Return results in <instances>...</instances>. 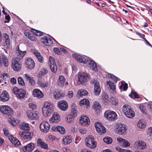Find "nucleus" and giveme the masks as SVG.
<instances>
[{
  "instance_id": "49",
  "label": "nucleus",
  "mask_w": 152,
  "mask_h": 152,
  "mask_svg": "<svg viewBox=\"0 0 152 152\" xmlns=\"http://www.w3.org/2000/svg\"><path fill=\"white\" fill-rule=\"evenodd\" d=\"M3 40L5 42H9V37L7 34H5L4 35Z\"/></svg>"
},
{
  "instance_id": "15",
  "label": "nucleus",
  "mask_w": 152,
  "mask_h": 152,
  "mask_svg": "<svg viewBox=\"0 0 152 152\" xmlns=\"http://www.w3.org/2000/svg\"><path fill=\"white\" fill-rule=\"evenodd\" d=\"M9 62L7 58L4 55H0V66L4 65L5 67L8 66Z\"/></svg>"
},
{
  "instance_id": "34",
  "label": "nucleus",
  "mask_w": 152,
  "mask_h": 152,
  "mask_svg": "<svg viewBox=\"0 0 152 152\" xmlns=\"http://www.w3.org/2000/svg\"><path fill=\"white\" fill-rule=\"evenodd\" d=\"M107 83L109 85V87L110 88V90H111L113 92H114L115 90V86L114 83L110 81H107Z\"/></svg>"
},
{
  "instance_id": "61",
  "label": "nucleus",
  "mask_w": 152,
  "mask_h": 152,
  "mask_svg": "<svg viewBox=\"0 0 152 152\" xmlns=\"http://www.w3.org/2000/svg\"><path fill=\"white\" fill-rule=\"evenodd\" d=\"M73 95V93L72 91H69L68 93V96L70 98H72Z\"/></svg>"
},
{
  "instance_id": "31",
  "label": "nucleus",
  "mask_w": 152,
  "mask_h": 152,
  "mask_svg": "<svg viewBox=\"0 0 152 152\" xmlns=\"http://www.w3.org/2000/svg\"><path fill=\"white\" fill-rule=\"evenodd\" d=\"M37 145L38 146H40L41 147L45 149L48 148V145L44 142H42L41 139H38L37 140Z\"/></svg>"
},
{
  "instance_id": "44",
  "label": "nucleus",
  "mask_w": 152,
  "mask_h": 152,
  "mask_svg": "<svg viewBox=\"0 0 152 152\" xmlns=\"http://www.w3.org/2000/svg\"><path fill=\"white\" fill-rule=\"evenodd\" d=\"M53 95L54 98L56 99H58L60 98L63 96V95L59 92L54 93Z\"/></svg>"
},
{
  "instance_id": "27",
  "label": "nucleus",
  "mask_w": 152,
  "mask_h": 152,
  "mask_svg": "<svg viewBox=\"0 0 152 152\" xmlns=\"http://www.w3.org/2000/svg\"><path fill=\"white\" fill-rule=\"evenodd\" d=\"M33 95L35 97H37L38 98H41L43 97V94L42 92L39 89H34L33 92Z\"/></svg>"
},
{
  "instance_id": "35",
  "label": "nucleus",
  "mask_w": 152,
  "mask_h": 152,
  "mask_svg": "<svg viewBox=\"0 0 152 152\" xmlns=\"http://www.w3.org/2000/svg\"><path fill=\"white\" fill-rule=\"evenodd\" d=\"M137 126L140 129H143L146 126L145 122L144 120H140L137 124Z\"/></svg>"
},
{
  "instance_id": "4",
  "label": "nucleus",
  "mask_w": 152,
  "mask_h": 152,
  "mask_svg": "<svg viewBox=\"0 0 152 152\" xmlns=\"http://www.w3.org/2000/svg\"><path fill=\"white\" fill-rule=\"evenodd\" d=\"M86 145L91 148H94L96 147V143L94 140V137L91 135L89 136L85 139Z\"/></svg>"
},
{
  "instance_id": "48",
  "label": "nucleus",
  "mask_w": 152,
  "mask_h": 152,
  "mask_svg": "<svg viewBox=\"0 0 152 152\" xmlns=\"http://www.w3.org/2000/svg\"><path fill=\"white\" fill-rule=\"evenodd\" d=\"M48 72V71L46 68L42 69H41L39 72V75L40 76H43L45 74H46Z\"/></svg>"
},
{
  "instance_id": "63",
  "label": "nucleus",
  "mask_w": 152,
  "mask_h": 152,
  "mask_svg": "<svg viewBox=\"0 0 152 152\" xmlns=\"http://www.w3.org/2000/svg\"><path fill=\"white\" fill-rule=\"evenodd\" d=\"M142 39H143L145 41V44L146 45H148L149 46L151 47H152V45H151L149 42L146 40L145 37H142Z\"/></svg>"
},
{
  "instance_id": "54",
  "label": "nucleus",
  "mask_w": 152,
  "mask_h": 152,
  "mask_svg": "<svg viewBox=\"0 0 152 152\" xmlns=\"http://www.w3.org/2000/svg\"><path fill=\"white\" fill-rule=\"evenodd\" d=\"M34 113L31 112H28L27 113V115L28 118L31 119H33Z\"/></svg>"
},
{
  "instance_id": "43",
  "label": "nucleus",
  "mask_w": 152,
  "mask_h": 152,
  "mask_svg": "<svg viewBox=\"0 0 152 152\" xmlns=\"http://www.w3.org/2000/svg\"><path fill=\"white\" fill-rule=\"evenodd\" d=\"M71 110V111L70 115L75 118L77 116V112L75 109V108H72Z\"/></svg>"
},
{
  "instance_id": "30",
  "label": "nucleus",
  "mask_w": 152,
  "mask_h": 152,
  "mask_svg": "<svg viewBox=\"0 0 152 152\" xmlns=\"http://www.w3.org/2000/svg\"><path fill=\"white\" fill-rule=\"evenodd\" d=\"M9 139L12 143L14 144L15 145H18L20 144L19 140L18 139L14 137L12 135L9 136Z\"/></svg>"
},
{
  "instance_id": "58",
  "label": "nucleus",
  "mask_w": 152,
  "mask_h": 152,
  "mask_svg": "<svg viewBox=\"0 0 152 152\" xmlns=\"http://www.w3.org/2000/svg\"><path fill=\"white\" fill-rule=\"evenodd\" d=\"M39 115L38 113H34L33 116V119H35L37 120V119L39 117Z\"/></svg>"
},
{
  "instance_id": "26",
  "label": "nucleus",
  "mask_w": 152,
  "mask_h": 152,
  "mask_svg": "<svg viewBox=\"0 0 152 152\" xmlns=\"http://www.w3.org/2000/svg\"><path fill=\"white\" fill-rule=\"evenodd\" d=\"M36 56L39 61L40 63L44 62L43 58L41 54L37 50H33L32 52Z\"/></svg>"
},
{
  "instance_id": "21",
  "label": "nucleus",
  "mask_w": 152,
  "mask_h": 152,
  "mask_svg": "<svg viewBox=\"0 0 152 152\" xmlns=\"http://www.w3.org/2000/svg\"><path fill=\"white\" fill-rule=\"evenodd\" d=\"M41 42L46 45H50L53 43V40L47 37H42V38Z\"/></svg>"
},
{
  "instance_id": "64",
  "label": "nucleus",
  "mask_w": 152,
  "mask_h": 152,
  "mask_svg": "<svg viewBox=\"0 0 152 152\" xmlns=\"http://www.w3.org/2000/svg\"><path fill=\"white\" fill-rule=\"evenodd\" d=\"M3 130L4 131V135L6 136H8L9 134L8 130L5 129H3Z\"/></svg>"
},
{
  "instance_id": "47",
  "label": "nucleus",
  "mask_w": 152,
  "mask_h": 152,
  "mask_svg": "<svg viewBox=\"0 0 152 152\" xmlns=\"http://www.w3.org/2000/svg\"><path fill=\"white\" fill-rule=\"evenodd\" d=\"M18 82L19 85L21 86H24L25 85V83L23 78L21 77H19L18 78Z\"/></svg>"
},
{
  "instance_id": "28",
  "label": "nucleus",
  "mask_w": 152,
  "mask_h": 152,
  "mask_svg": "<svg viewBox=\"0 0 152 152\" xmlns=\"http://www.w3.org/2000/svg\"><path fill=\"white\" fill-rule=\"evenodd\" d=\"M72 141V138L70 136H65L62 138L63 143L65 145L70 143Z\"/></svg>"
},
{
  "instance_id": "45",
  "label": "nucleus",
  "mask_w": 152,
  "mask_h": 152,
  "mask_svg": "<svg viewBox=\"0 0 152 152\" xmlns=\"http://www.w3.org/2000/svg\"><path fill=\"white\" fill-rule=\"evenodd\" d=\"M102 99L104 102H107L109 101L110 98L107 94H104L102 96Z\"/></svg>"
},
{
  "instance_id": "14",
  "label": "nucleus",
  "mask_w": 152,
  "mask_h": 152,
  "mask_svg": "<svg viewBox=\"0 0 152 152\" xmlns=\"http://www.w3.org/2000/svg\"><path fill=\"white\" fill-rule=\"evenodd\" d=\"M50 63V67L52 72L55 73L57 71V66L55 62L54 59L50 56L49 57Z\"/></svg>"
},
{
  "instance_id": "24",
  "label": "nucleus",
  "mask_w": 152,
  "mask_h": 152,
  "mask_svg": "<svg viewBox=\"0 0 152 152\" xmlns=\"http://www.w3.org/2000/svg\"><path fill=\"white\" fill-rule=\"evenodd\" d=\"M9 99V95L7 91H3L1 95L0 100L3 102H5L8 101Z\"/></svg>"
},
{
  "instance_id": "62",
  "label": "nucleus",
  "mask_w": 152,
  "mask_h": 152,
  "mask_svg": "<svg viewBox=\"0 0 152 152\" xmlns=\"http://www.w3.org/2000/svg\"><path fill=\"white\" fill-rule=\"evenodd\" d=\"M115 149L117 151L119 152H123V151H124V149H121L120 147L117 146L115 147Z\"/></svg>"
},
{
  "instance_id": "8",
  "label": "nucleus",
  "mask_w": 152,
  "mask_h": 152,
  "mask_svg": "<svg viewBox=\"0 0 152 152\" xmlns=\"http://www.w3.org/2000/svg\"><path fill=\"white\" fill-rule=\"evenodd\" d=\"M126 129L125 125L119 124L117 125L115 130L117 134L122 135L126 133Z\"/></svg>"
},
{
  "instance_id": "3",
  "label": "nucleus",
  "mask_w": 152,
  "mask_h": 152,
  "mask_svg": "<svg viewBox=\"0 0 152 152\" xmlns=\"http://www.w3.org/2000/svg\"><path fill=\"white\" fill-rule=\"evenodd\" d=\"M123 111L125 116L129 118H132L135 115L134 112L129 105L126 104L123 107Z\"/></svg>"
},
{
  "instance_id": "1",
  "label": "nucleus",
  "mask_w": 152,
  "mask_h": 152,
  "mask_svg": "<svg viewBox=\"0 0 152 152\" xmlns=\"http://www.w3.org/2000/svg\"><path fill=\"white\" fill-rule=\"evenodd\" d=\"M72 56L74 59L78 62L84 64H88L89 66L92 68V70L95 72L97 71L98 68L96 64L93 60L76 54H73Z\"/></svg>"
},
{
  "instance_id": "23",
  "label": "nucleus",
  "mask_w": 152,
  "mask_h": 152,
  "mask_svg": "<svg viewBox=\"0 0 152 152\" xmlns=\"http://www.w3.org/2000/svg\"><path fill=\"white\" fill-rule=\"evenodd\" d=\"M80 123L83 126L88 125L90 123L89 118L86 116H82L80 119Z\"/></svg>"
},
{
  "instance_id": "2",
  "label": "nucleus",
  "mask_w": 152,
  "mask_h": 152,
  "mask_svg": "<svg viewBox=\"0 0 152 152\" xmlns=\"http://www.w3.org/2000/svg\"><path fill=\"white\" fill-rule=\"evenodd\" d=\"M54 109L53 104L49 102H45L42 108L43 114L45 116H50Z\"/></svg>"
},
{
  "instance_id": "7",
  "label": "nucleus",
  "mask_w": 152,
  "mask_h": 152,
  "mask_svg": "<svg viewBox=\"0 0 152 152\" xmlns=\"http://www.w3.org/2000/svg\"><path fill=\"white\" fill-rule=\"evenodd\" d=\"M90 83L91 84L94 85V93L96 95H99L100 93L101 88L99 86V83L96 79L92 80Z\"/></svg>"
},
{
  "instance_id": "39",
  "label": "nucleus",
  "mask_w": 152,
  "mask_h": 152,
  "mask_svg": "<svg viewBox=\"0 0 152 152\" xmlns=\"http://www.w3.org/2000/svg\"><path fill=\"white\" fill-rule=\"evenodd\" d=\"M80 104L81 106V105H86L88 106L90 104L89 101L86 99H84L81 100L80 102Z\"/></svg>"
},
{
  "instance_id": "59",
  "label": "nucleus",
  "mask_w": 152,
  "mask_h": 152,
  "mask_svg": "<svg viewBox=\"0 0 152 152\" xmlns=\"http://www.w3.org/2000/svg\"><path fill=\"white\" fill-rule=\"evenodd\" d=\"M10 81L11 83L12 84H15L16 83V79L14 77H12L11 78Z\"/></svg>"
},
{
  "instance_id": "42",
  "label": "nucleus",
  "mask_w": 152,
  "mask_h": 152,
  "mask_svg": "<svg viewBox=\"0 0 152 152\" xmlns=\"http://www.w3.org/2000/svg\"><path fill=\"white\" fill-rule=\"evenodd\" d=\"M128 88V84L126 83H122L120 87V89L121 90H123L124 91H126Z\"/></svg>"
},
{
  "instance_id": "60",
  "label": "nucleus",
  "mask_w": 152,
  "mask_h": 152,
  "mask_svg": "<svg viewBox=\"0 0 152 152\" xmlns=\"http://www.w3.org/2000/svg\"><path fill=\"white\" fill-rule=\"evenodd\" d=\"M64 152H71V150L67 147H64L63 148Z\"/></svg>"
},
{
  "instance_id": "12",
  "label": "nucleus",
  "mask_w": 152,
  "mask_h": 152,
  "mask_svg": "<svg viewBox=\"0 0 152 152\" xmlns=\"http://www.w3.org/2000/svg\"><path fill=\"white\" fill-rule=\"evenodd\" d=\"M95 126L97 132L100 134H102L106 132L105 129L101 123H96Z\"/></svg>"
},
{
  "instance_id": "29",
  "label": "nucleus",
  "mask_w": 152,
  "mask_h": 152,
  "mask_svg": "<svg viewBox=\"0 0 152 152\" xmlns=\"http://www.w3.org/2000/svg\"><path fill=\"white\" fill-rule=\"evenodd\" d=\"M16 53L17 55V58L18 59L20 60L21 59L26 53L25 51H22L20 50L19 47L16 50Z\"/></svg>"
},
{
  "instance_id": "38",
  "label": "nucleus",
  "mask_w": 152,
  "mask_h": 152,
  "mask_svg": "<svg viewBox=\"0 0 152 152\" xmlns=\"http://www.w3.org/2000/svg\"><path fill=\"white\" fill-rule=\"evenodd\" d=\"M103 141L107 144H111L112 142V139L111 138L108 137H104L103 139Z\"/></svg>"
},
{
  "instance_id": "20",
  "label": "nucleus",
  "mask_w": 152,
  "mask_h": 152,
  "mask_svg": "<svg viewBox=\"0 0 152 152\" xmlns=\"http://www.w3.org/2000/svg\"><path fill=\"white\" fill-rule=\"evenodd\" d=\"M60 117L57 113H54L52 117L49 119L51 123H58L60 121Z\"/></svg>"
},
{
  "instance_id": "41",
  "label": "nucleus",
  "mask_w": 152,
  "mask_h": 152,
  "mask_svg": "<svg viewBox=\"0 0 152 152\" xmlns=\"http://www.w3.org/2000/svg\"><path fill=\"white\" fill-rule=\"evenodd\" d=\"M77 93L80 96H82L86 95L88 94V92L82 89H79Z\"/></svg>"
},
{
  "instance_id": "22",
  "label": "nucleus",
  "mask_w": 152,
  "mask_h": 152,
  "mask_svg": "<svg viewBox=\"0 0 152 152\" xmlns=\"http://www.w3.org/2000/svg\"><path fill=\"white\" fill-rule=\"evenodd\" d=\"M12 67L15 71H19L21 67V64L18 61H15L12 64Z\"/></svg>"
},
{
  "instance_id": "19",
  "label": "nucleus",
  "mask_w": 152,
  "mask_h": 152,
  "mask_svg": "<svg viewBox=\"0 0 152 152\" xmlns=\"http://www.w3.org/2000/svg\"><path fill=\"white\" fill-rule=\"evenodd\" d=\"M134 145L136 146L137 148L140 149H143L146 148V145L145 143L143 141L138 140L136 142Z\"/></svg>"
},
{
  "instance_id": "5",
  "label": "nucleus",
  "mask_w": 152,
  "mask_h": 152,
  "mask_svg": "<svg viewBox=\"0 0 152 152\" xmlns=\"http://www.w3.org/2000/svg\"><path fill=\"white\" fill-rule=\"evenodd\" d=\"M104 116L109 121H113L117 118L116 113L110 110L106 111L104 113Z\"/></svg>"
},
{
  "instance_id": "6",
  "label": "nucleus",
  "mask_w": 152,
  "mask_h": 152,
  "mask_svg": "<svg viewBox=\"0 0 152 152\" xmlns=\"http://www.w3.org/2000/svg\"><path fill=\"white\" fill-rule=\"evenodd\" d=\"M12 92L16 95L17 98L19 99L23 98L26 95V91L22 89H18L16 87L13 88Z\"/></svg>"
},
{
  "instance_id": "33",
  "label": "nucleus",
  "mask_w": 152,
  "mask_h": 152,
  "mask_svg": "<svg viewBox=\"0 0 152 152\" xmlns=\"http://www.w3.org/2000/svg\"><path fill=\"white\" fill-rule=\"evenodd\" d=\"M94 110L96 111L97 113L101 110V106L99 103L96 102H95L93 106Z\"/></svg>"
},
{
  "instance_id": "11",
  "label": "nucleus",
  "mask_w": 152,
  "mask_h": 152,
  "mask_svg": "<svg viewBox=\"0 0 152 152\" xmlns=\"http://www.w3.org/2000/svg\"><path fill=\"white\" fill-rule=\"evenodd\" d=\"M25 66L28 70L33 69L35 66V63L34 60L31 58H27L25 61Z\"/></svg>"
},
{
  "instance_id": "53",
  "label": "nucleus",
  "mask_w": 152,
  "mask_h": 152,
  "mask_svg": "<svg viewBox=\"0 0 152 152\" xmlns=\"http://www.w3.org/2000/svg\"><path fill=\"white\" fill-rule=\"evenodd\" d=\"M29 84L31 86H34L35 83V82L33 78H31L30 80L28 81Z\"/></svg>"
},
{
  "instance_id": "56",
  "label": "nucleus",
  "mask_w": 152,
  "mask_h": 152,
  "mask_svg": "<svg viewBox=\"0 0 152 152\" xmlns=\"http://www.w3.org/2000/svg\"><path fill=\"white\" fill-rule=\"evenodd\" d=\"M109 76H108L109 77H110L111 79H113V80H114V81H115V83H116L118 80V78L115 76H114L113 75H109Z\"/></svg>"
},
{
  "instance_id": "50",
  "label": "nucleus",
  "mask_w": 152,
  "mask_h": 152,
  "mask_svg": "<svg viewBox=\"0 0 152 152\" xmlns=\"http://www.w3.org/2000/svg\"><path fill=\"white\" fill-rule=\"evenodd\" d=\"M130 96L132 98H139L138 94L136 92L132 93L130 95Z\"/></svg>"
},
{
  "instance_id": "25",
  "label": "nucleus",
  "mask_w": 152,
  "mask_h": 152,
  "mask_svg": "<svg viewBox=\"0 0 152 152\" xmlns=\"http://www.w3.org/2000/svg\"><path fill=\"white\" fill-rule=\"evenodd\" d=\"M117 141L121 143L124 147H128L130 145L129 142L124 139H122L120 137H118L117 138Z\"/></svg>"
},
{
  "instance_id": "40",
  "label": "nucleus",
  "mask_w": 152,
  "mask_h": 152,
  "mask_svg": "<svg viewBox=\"0 0 152 152\" xmlns=\"http://www.w3.org/2000/svg\"><path fill=\"white\" fill-rule=\"evenodd\" d=\"M56 129L61 134H64L65 133V130L64 128L62 126H57L56 127Z\"/></svg>"
},
{
  "instance_id": "13",
  "label": "nucleus",
  "mask_w": 152,
  "mask_h": 152,
  "mask_svg": "<svg viewBox=\"0 0 152 152\" xmlns=\"http://www.w3.org/2000/svg\"><path fill=\"white\" fill-rule=\"evenodd\" d=\"M50 127V126L49 123L45 121H42L39 125L40 130L45 133L48 131Z\"/></svg>"
},
{
  "instance_id": "9",
  "label": "nucleus",
  "mask_w": 152,
  "mask_h": 152,
  "mask_svg": "<svg viewBox=\"0 0 152 152\" xmlns=\"http://www.w3.org/2000/svg\"><path fill=\"white\" fill-rule=\"evenodd\" d=\"M77 83L78 84H84L88 79V77L87 73L84 72H80L78 75Z\"/></svg>"
},
{
  "instance_id": "10",
  "label": "nucleus",
  "mask_w": 152,
  "mask_h": 152,
  "mask_svg": "<svg viewBox=\"0 0 152 152\" xmlns=\"http://www.w3.org/2000/svg\"><path fill=\"white\" fill-rule=\"evenodd\" d=\"M0 110L1 113L4 114L11 116L13 114L12 110L7 106H2L0 107Z\"/></svg>"
},
{
  "instance_id": "37",
  "label": "nucleus",
  "mask_w": 152,
  "mask_h": 152,
  "mask_svg": "<svg viewBox=\"0 0 152 152\" xmlns=\"http://www.w3.org/2000/svg\"><path fill=\"white\" fill-rule=\"evenodd\" d=\"M20 127L22 130H29L30 129V127L28 123L24 122L22 123L20 125Z\"/></svg>"
},
{
  "instance_id": "51",
  "label": "nucleus",
  "mask_w": 152,
  "mask_h": 152,
  "mask_svg": "<svg viewBox=\"0 0 152 152\" xmlns=\"http://www.w3.org/2000/svg\"><path fill=\"white\" fill-rule=\"evenodd\" d=\"M29 107L31 108L32 110H34L37 108L36 105L32 103H30L29 104Z\"/></svg>"
},
{
  "instance_id": "18",
  "label": "nucleus",
  "mask_w": 152,
  "mask_h": 152,
  "mask_svg": "<svg viewBox=\"0 0 152 152\" xmlns=\"http://www.w3.org/2000/svg\"><path fill=\"white\" fill-rule=\"evenodd\" d=\"M58 106L61 110L65 111L68 108L67 103L64 100H61L59 101L58 103Z\"/></svg>"
},
{
  "instance_id": "46",
  "label": "nucleus",
  "mask_w": 152,
  "mask_h": 152,
  "mask_svg": "<svg viewBox=\"0 0 152 152\" xmlns=\"http://www.w3.org/2000/svg\"><path fill=\"white\" fill-rule=\"evenodd\" d=\"M74 118L70 114L67 115L66 117V120L67 122H70L71 121H72Z\"/></svg>"
},
{
  "instance_id": "57",
  "label": "nucleus",
  "mask_w": 152,
  "mask_h": 152,
  "mask_svg": "<svg viewBox=\"0 0 152 152\" xmlns=\"http://www.w3.org/2000/svg\"><path fill=\"white\" fill-rule=\"evenodd\" d=\"M79 130L80 132L83 134L86 133L87 131L86 129L84 128H80L79 129Z\"/></svg>"
},
{
  "instance_id": "36",
  "label": "nucleus",
  "mask_w": 152,
  "mask_h": 152,
  "mask_svg": "<svg viewBox=\"0 0 152 152\" xmlns=\"http://www.w3.org/2000/svg\"><path fill=\"white\" fill-rule=\"evenodd\" d=\"M38 83L39 86L43 88L48 87L50 84L49 82L48 81L44 82L41 80H39Z\"/></svg>"
},
{
  "instance_id": "17",
  "label": "nucleus",
  "mask_w": 152,
  "mask_h": 152,
  "mask_svg": "<svg viewBox=\"0 0 152 152\" xmlns=\"http://www.w3.org/2000/svg\"><path fill=\"white\" fill-rule=\"evenodd\" d=\"M34 149V144L33 143H30L24 146L22 149L25 152H31Z\"/></svg>"
},
{
  "instance_id": "55",
  "label": "nucleus",
  "mask_w": 152,
  "mask_h": 152,
  "mask_svg": "<svg viewBox=\"0 0 152 152\" xmlns=\"http://www.w3.org/2000/svg\"><path fill=\"white\" fill-rule=\"evenodd\" d=\"M24 77L28 81L32 78L31 76L29 74H25L24 75Z\"/></svg>"
},
{
  "instance_id": "16",
  "label": "nucleus",
  "mask_w": 152,
  "mask_h": 152,
  "mask_svg": "<svg viewBox=\"0 0 152 152\" xmlns=\"http://www.w3.org/2000/svg\"><path fill=\"white\" fill-rule=\"evenodd\" d=\"M19 134L21 137H22L25 140L30 139L31 138L32 136L31 132L28 131L20 132H19Z\"/></svg>"
},
{
  "instance_id": "52",
  "label": "nucleus",
  "mask_w": 152,
  "mask_h": 152,
  "mask_svg": "<svg viewBox=\"0 0 152 152\" xmlns=\"http://www.w3.org/2000/svg\"><path fill=\"white\" fill-rule=\"evenodd\" d=\"M33 33L37 36H41L43 35V32L37 30H35Z\"/></svg>"
},
{
  "instance_id": "32",
  "label": "nucleus",
  "mask_w": 152,
  "mask_h": 152,
  "mask_svg": "<svg viewBox=\"0 0 152 152\" xmlns=\"http://www.w3.org/2000/svg\"><path fill=\"white\" fill-rule=\"evenodd\" d=\"M65 81V78L62 75H59L57 83L60 86H64Z\"/></svg>"
}]
</instances>
